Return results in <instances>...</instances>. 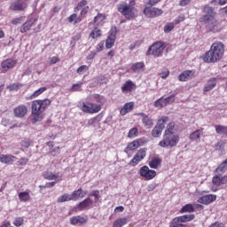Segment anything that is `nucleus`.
Listing matches in <instances>:
<instances>
[{"label":"nucleus","mask_w":227,"mask_h":227,"mask_svg":"<svg viewBox=\"0 0 227 227\" xmlns=\"http://www.w3.org/2000/svg\"><path fill=\"white\" fill-rule=\"evenodd\" d=\"M33 24H35V20L31 19L25 22L20 28V33H27L33 27Z\"/></svg>","instance_id":"nucleus-25"},{"label":"nucleus","mask_w":227,"mask_h":227,"mask_svg":"<svg viewBox=\"0 0 227 227\" xmlns=\"http://www.w3.org/2000/svg\"><path fill=\"white\" fill-rule=\"evenodd\" d=\"M178 143H180V135L176 133L175 122H170L165 130L163 139L159 143V146L161 148H175Z\"/></svg>","instance_id":"nucleus-1"},{"label":"nucleus","mask_w":227,"mask_h":227,"mask_svg":"<svg viewBox=\"0 0 227 227\" xmlns=\"http://www.w3.org/2000/svg\"><path fill=\"white\" fill-rule=\"evenodd\" d=\"M169 121V117L162 116L157 122L156 126L152 130L153 137H159L162 134V130H164L165 123H168Z\"/></svg>","instance_id":"nucleus-7"},{"label":"nucleus","mask_w":227,"mask_h":227,"mask_svg":"<svg viewBox=\"0 0 227 227\" xmlns=\"http://www.w3.org/2000/svg\"><path fill=\"white\" fill-rule=\"evenodd\" d=\"M203 136V129H197L191 133L190 139L191 141H195L196 143H200V138Z\"/></svg>","instance_id":"nucleus-29"},{"label":"nucleus","mask_w":227,"mask_h":227,"mask_svg":"<svg viewBox=\"0 0 227 227\" xmlns=\"http://www.w3.org/2000/svg\"><path fill=\"white\" fill-rule=\"evenodd\" d=\"M13 114L16 118H24L27 114V106L20 105L13 109Z\"/></svg>","instance_id":"nucleus-15"},{"label":"nucleus","mask_w":227,"mask_h":227,"mask_svg":"<svg viewBox=\"0 0 227 227\" xmlns=\"http://www.w3.org/2000/svg\"><path fill=\"white\" fill-rule=\"evenodd\" d=\"M175 29V23H168L164 26V33H171Z\"/></svg>","instance_id":"nucleus-46"},{"label":"nucleus","mask_w":227,"mask_h":227,"mask_svg":"<svg viewBox=\"0 0 227 227\" xmlns=\"http://www.w3.org/2000/svg\"><path fill=\"white\" fill-rule=\"evenodd\" d=\"M139 175L145 180H153V178L157 176V172L155 170L150 169L148 166H143L139 170Z\"/></svg>","instance_id":"nucleus-10"},{"label":"nucleus","mask_w":227,"mask_h":227,"mask_svg":"<svg viewBox=\"0 0 227 227\" xmlns=\"http://www.w3.org/2000/svg\"><path fill=\"white\" fill-rule=\"evenodd\" d=\"M131 70L135 72V74H141V72H145V62H137L131 66Z\"/></svg>","instance_id":"nucleus-26"},{"label":"nucleus","mask_w":227,"mask_h":227,"mask_svg":"<svg viewBox=\"0 0 227 227\" xmlns=\"http://www.w3.org/2000/svg\"><path fill=\"white\" fill-rule=\"evenodd\" d=\"M90 70V67L83 65L77 68L76 72L79 75H82V74H86Z\"/></svg>","instance_id":"nucleus-45"},{"label":"nucleus","mask_w":227,"mask_h":227,"mask_svg":"<svg viewBox=\"0 0 227 227\" xmlns=\"http://www.w3.org/2000/svg\"><path fill=\"white\" fill-rule=\"evenodd\" d=\"M176 219H177V221L180 222L182 224V223H189V221L194 220V215H184L176 217Z\"/></svg>","instance_id":"nucleus-33"},{"label":"nucleus","mask_w":227,"mask_h":227,"mask_svg":"<svg viewBox=\"0 0 227 227\" xmlns=\"http://www.w3.org/2000/svg\"><path fill=\"white\" fill-rule=\"evenodd\" d=\"M93 205V200L90 198L85 199L83 201L78 204V208L80 210H84L85 208H90Z\"/></svg>","instance_id":"nucleus-28"},{"label":"nucleus","mask_w":227,"mask_h":227,"mask_svg":"<svg viewBox=\"0 0 227 227\" xmlns=\"http://www.w3.org/2000/svg\"><path fill=\"white\" fill-rule=\"evenodd\" d=\"M227 169V159L223 161L216 168V173H224Z\"/></svg>","instance_id":"nucleus-42"},{"label":"nucleus","mask_w":227,"mask_h":227,"mask_svg":"<svg viewBox=\"0 0 227 227\" xmlns=\"http://www.w3.org/2000/svg\"><path fill=\"white\" fill-rule=\"evenodd\" d=\"M139 146V142L137 140H135L133 142H130L127 147L124 149L125 153H129V152H132L133 150H137V147Z\"/></svg>","instance_id":"nucleus-32"},{"label":"nucleus","mask_w":227,"mask_h":227,"mask_svg":"<svg viewBox=\"0 0 227 227\" xmlns=\"http://www.w3.org/2000/svg\"><path fill=\"white\" fill-rule=\"evenodd\" d=\"M146 157V148H142L137 151L133 159L129 161V166L136 167L141 160Z\"/></svg>","instance_id":"nucleus-11"},{"label":"nucleus","mask_w":227,"mask_h":227,"mask_svg":"<svg viewBox=\"0 0 227 227\" xmlns=\"http://www.w3.org/2000/svg\"><path fill=\"white\" fill-rule=\"evenodd\" d=\"M82 82H78L77 83H74L71 87V91H82Z\"/></svg>","instance_id":"nucleus-44"},{"label":"nucleus","mask_w":227,"mask_h":227,"mask_svg":"<svg viewBox=\"0 0 227 227\" xmlns=\"http://www.w3.org/2000/svg\"><path fill=\"white\" fill-rule=\"evenodd\" d=\"M20 86V83H12L7 87V90H9L10 91H15V90H19Z\"/></svg>","instance_id":"nucleus-52"},{"label":"nucleus","mask_w":227,"mask_h":227,"mask_svg":"<svg viewBox=\"0 0 227 227\" xmlns=\"http://www.w3.org/2000/svg\"><path fill=\"white\" fill-rule=\"evenodd\" d=\"M27 8V4L22 0H16L10 5V10L12 12H24Z\"/></svg>","instance_id":"nucleus-13"},{"label":"nucleus","mask_w":227,"mask_h":227,"mask_svg":"<svg viewBox=\"0 0 227 227\" xmlns=\"http://www.w3.org/2000/svg\"><path fill=\"white\" fill-rule=\"evenodd\" d=\"M22 20H24V17L16 18L12 20V24H13L14 26H17L18 24H20Z\"/></svg>","instance_id":"nucleus-57"},{"label":"nucleus","mask_w":227,"mask_h":227,"mask_svg":"<svg viewBox=\"0 0 227 227\" xmlns=\"http://www.w3.org/2000/svg\"><path fill=\"white\" fill-rule=\"evenodd\" d=\"M44 91H47V87H41L37 90L34 91V93L30 96V98H36V97H40V95H42V93Z\"/></svg>","instance_id":"nucleus-41"},{"label":"nucleus","mask_w":227,"mask_h":227,"mask_svg":"<svg viewBox=\"0 0 227 227\" xmlns=\"http://www.w3.org/2000/svg\"><path fill=\"white\" fill-rule=\"evenodd\" d=\"M160 164H162V160L158 157H153L149 162V167L152 169H158V168H160Z\"/></svg>","instance_id":"nucleus-27"},{"label":"nucleus","mask_w":227,"mask_h":227,"mask_svg":"<svg viewBox=\"0 0 227 227\" xmlns=\"http://www.w3.org/2000/svg\"><path fill=\"white\" fill-rule=\"evenodd\" d=\"M70 223L73 226H81L86 223L84 216L76 215L70 218Z\"/></svg>","instance_id":"nucleus-21"},{"label":"nucleus","mask_w":227,"mask_h":227,"mask_svg":"<svg viewBox=\"0 0 227 227\" xmlns=\"http://www.w3.org/2000/svg\"><path fill=\"white\" fill-rule=\"evenodd\" d=\"M215 129L216 134H219V136H227V126L215 125Z\"/></svg>","instance_id":"nucleus-34"},{"label":"nucleus","mask_w":227,"mask_h":227,"mask_svg":"<svg viewBox=\"0 0 227 227\" xmlns=\"http://www.w3.org/2000/svg\"><path fill=\"white\" fill-rule=\"evenodd\" d=\"M81 109L83 113H89V114H95L102 109L100 105L86 102L82 103V106H81Z\"/></svg>","instance_id":"nucleus-9"},{"label":"nucleus","mask_w":227,"mask_h":227,"mask_svg":"<svg viewBox=\"0 0 227 227\" xmlns=\"http://www.w3.org/2000/svg\"><path fill=\"white\" fill-rule=\"evenodd\" d=\"M162 13H164V12H162V10L159 9V8H153V18L154 17H160V15H162Z\"/></svg>","instance_id":"nucleus-51"},{"label":"nucleus","mask_w":227,"mask_h":227,"mask_svg":"<svg viewBox=\"0 0 227 227\" xmlns=\"http://www.w3.org/2000/svg\"><path fill=\"white\" fill-rule=\"evenodd\" d=\"M209 227H224V225L223 223H215L211 224Z\"/></svg>","instance_id":"nucleus-64"},{"label":"nucleus","mask_w":227,"mask_h":227,"mask_svg":"<svg viewBox=\"0 0 227 227\" xmlns=\"http://www.w3.org/2000/svg\"><path fill=\"white\" fill-rule=\"evenodd\" d=\"M132 109H134V103L133 102L126 103L124 106L121 109V116H125V114H127V113H130Z\"/></svg>","instance_id":"nucleus-31"},{"label":"nucleus","mask_w":227,"mask_h":227,"mask_svg":"<svg viewBox=\"0 0 227 227\" xmlns=\"http://www.w3.org/2000/svg\"><path fill=\"white\" fill-rule=\"evenodd\" d=\"M17 65V61L12 59H7L1 63V73L6 74L8 70H12V68H15Z\"/></svg>","instance_id":"nucleus-12"},{"label":"nucleus","mask_w":227,"mask_h":227,"mask_svg":"<svg viewBox=\"0 0 227 227\" xmlns=\"http://www.w3.org/2000/svg\"><path fill=\"white\" fill-rule=\"evenodd\" d=\"M105 20H106V15H104L102 13H98L94 18V24H95V26H102V24H104Z\"/></svg>","instance_id":"nucleus-35"},{"label":"nucleus","mask_w":227,"mask_h":227,"mask_svg":"<svg viewBox=\"0 0 227 227\" xmlns=\"http://www.w3.org/2000/svg\"><path fill=\"white\" fill-rule=\"evenodd\" d=\"M17 158L13 155L0 154V162L2 164H13Z\"/></svg>","instance_id":"nucleus-22"},{"label":"nucleus","mask_w":227,"mask_h":227,"mask_svg":"<svg viewBox=\"0 0 227 227\" xmlns=\"http://www.w3.org/2000/svg\"><path fill=\"white\" fill-rule=\"evenodd\" d=\"M216 84H217V80L215 78H210L204 86V90H203L204 93L212 91V90L215 88Z\"/></svg>","instance_id":"nucleus-23"},{"label":"nucleus","mask_w":227,"mask_h":227,"mask_svg":"<svg viewBox=\"0 0 227 227\" xmlns=\"http://www.w3.org/2000/svg\"><path fill=\"white\" fill-rule=\"evenodd\" d=\"M192 0H180L179 6H187Z\"/></svg>","instance_id":"nucleus-58"},{"label":"nucleus","mask_w":227,"mask_h":227,"mask_svg":"<svg viewBox=\"0 0 227 227\" xmlns=\"http://www.w3.org/2000/svg\"><path fill=\"white\" fill-rule=\"evenodd\" d=\"M169 227H185V224H183L178 221V219L174 218L169 225Z\"/></svg>","instance_id":"nucleus-48"},{"label":"nucleus","mask_w":227,"mask_h":227,"mask_svg":"<svg viewBox=\"0 0 227 227\" xmlns=\"http://www.w3.org/2000/svg\"><path fill=\"white\" fill-rule=\"evenodd\" d=\"M134 88H136V83L133 82L130 80H128L125 83H123V85L121 86V91L122 93H130V91H132V90H134Z\"/></svg>","instance_id":"nucleus-20"},{"label":"nucleus","mask_w":227,"mask_h":227,"mask_svg":"<svg viewBox=\"0 0 227 227\" xmlns=\"http://www.w3.org/2000/svg\"><path fill=\"white\" fill-rule=\"evenodd\" d=\"M90 36V38H93V40H97V38H100V36H102V31L98 28H94Z\"/></svg>","instance_id":"nucleus-40"},{"label":"nucleus","mask_w":227,"mask_h":227,"mask_svg":"<svg viewBox=\"0 0 227 227\" xmlns=\"http://www.w3.org/2000/svg\"><path fill=\"white\" fill-rule=\"evenodd\" d=\"M86 4H88V1H86V0L80 1L77 4L76 8L74 9V12L82 10V8H86Z\"/></svg>","instance_id":"nucleus-47"},{"label":"nucleus","mask_w":227,"mask_h":227,"mask_svg":"<svg viewBox=\"0 0 227 227\" xmlns=\"http://www.w3.org/2000/svg\"><path fill=\"white\" fill-rule=\"evenodd\" d=\"M192 77H194V71L186 70L179 74L178 79L182 82H185L187 81H190V79H192Z\"/></svg>","instance_id":"nucleus-19"},{"label":"nucleus","mask_w":227,"mask_h":227,"mask_svg":"<svg viewBox=\"0 0 227 227\" xmlns=\"http://www.w3.org/2000/svg\"><path fill=\"white\" fill-rule=\"evenodd\" d=\"M134 6L129 5L126 2H121L117 5V11L119 13L123 15L125 19H128V20H131V19H134L136 17V12H134Z\"/></svg>","instance_id":"nucleus-5"},{"label":"nucleus","mask_w":227,"mask_h":227,"mask_svg":"<svg viewBox=\"0 0 227 227\" xmlns=\"http://www.w3.org/2000/svg\"><path fill=\"white\" fill-rule=\"evenodd\" d=\"M100 192H98V190L93 191L90 194V196H93L95 198V203H97L98 201V200H100Z\"/></svg>","instance_id":"nucleus-54"},{"label":"nucleus","mask_w":227,"mask_h":227,"mask_svg":"<svg viewBox=\"0 0 227 227\" xmlns=\"http://www.w3.org/2000/svg\"><path fill=\"white\" fill-rule=\"evenodd\" d=\"M217 200V196L214 194H208V195H204L200 197L198 201L199 203H202L203 205H210L212 201H215Z\"/></svg>","instance_id":"nucleus-17"},{"label":"nucleus","mask_w":227,"mask_h":227,"mask_svg":"<svg viewBox=\"0 0 227 227\" xmlns=\"http://www.w3.org/2000/svg\"><path fill=\"white\" fill-rule=\"evenodd\" d=\"M175 97H176V95L172 94V95L168 96V98H165V102H166L167 106L168 104H173L175 102Z\"/></svg>","instance_id":"nucleus-53"},{"label":"nucleus","mask_w":227,"mask_h":227,"mask_svg":"<svg viewBox=\"0 0 227 227\" xmlns=\"http://www.w3.org/2000/svg\"><path fill=\"white\" fill-rule=\"evenodd\" d=\"M19 200L22 203H27V201L31 200V195L28 192H20L19 194Z\"/></svg>","instance_id":"nucleus-30"},{"label":"nucleus","mask_w":227,"mask_h":227,"mask_svg":"<svg viewBox=\"0 0 227 227\" xmlns=\"http://www.w3.org/2000/svg\"><path fill=\"white\" fill-rule=\"evenodd\" d=\"M129 223V219L127 217L119 218L114 222V227H122L125 226Z\"/></svg>","instance_id":"nucleus-36"},{"label":"nucleus","mask_w":227,"mask_h":227,"mask_svg":"<svg viewBox=\"0 0 227 227\" xmlns=\"http://www.w3.org/2000/svg\"><path fill=\"white\" fill-rule=\"evenodd\" d=\"M169 75V71H164L161 74H160V76L161 77V79H168Z\"/></svg>","instance_id":"nucleus-61"},{"label":"nucleus","mask_w":227,"mask_h":227,"mask_svg":"<svg viewBox=\"0 0 227 227\" xmlns=\"http://www.w3.org/2000/svg\"><path fill=\"white\" fill-rule=\"evenodd\" d=\"M43 176L44 180H56L57 182H59L61 180L59 173H54L51 171L43 172Z\"/></svg>","instance_id":"nucleus-18"},{"label":"nucleus","mask_w":227,"mask_h":227,"mask_svg":"<svg viewBox=\"0 0 227 227\" xmlns=\"http://www.w3.org/2000/svg\"><path fill=\"white\" fill-rule=\"evenodd\" d=\"M164 52V43L156 42L151 45L146 52V56H154V58H160Z\"/></svg>","instance_id":"nucleus-6"},{"label":"nucleus","mask_w":227,"mask_h":227,"mask_svg":"<svg viewBox=\"0 0 227 227\" xmlns=\"http://www.w3.org/2000/svg\"><path fill=\"white\" fill-rule=\"evenodd\" d=\"M88 194V192L82 191V189H78L76 191H74L73 193L71 194V198L73 201H77L79 198H84Z\"/></svg>","instance_id":"nucleus-24"},{"label":"nucleus","mask_w":227,"mask_h":227,"mask_svg":"<svg viewBox=\"0 0 227 227\" xmlns=\"http://www.w3.org/2000/svg\"><path fill=\"white\" fill-rule=\"evenodd\" d=\"M227 183V176H220L215 175L213 176L212 184L213 186L211 187V190L215 192L221 189V185H224V184Z\"/></svg>","instance_id":"nucleus-8"},{"label":"nucleus","mask_w":227,"mask_h":227,"mask_svg":"<svg viewBox=\"0 0 227 227\" xmlns=\"http://www.w3.org/2000/svg\"><path fill=\"white\" fill-rule=\"evenodd\" d=\"M111 31L106 42V49H112L113 45H114V42H116V27H113Z\"/></svg>","instance_id":"nucleus-16"},{"label":"nucleus","mask_w":227,"mask_h":227,"mask_svg":"<svg viewBox=\"0 0 227 227\" xmlns=\"http://www.w3.org/2000/svg\"><path fill=\"white\" fill-rule=\"evenodd\" d=\"M224 55V44L221 42L214 43L211 48L207 51L202 59L205 63H216Z\"/></svg>","instance_id":"nucleus-3"},{"label":"nucleus","mask_w":227,"mask_h":227,"mask_svg":"<svg viewBox=\"0 0 227 227\" xmlns=\"http://www.w3.org/2000/svg\"><path fill=\"white\" fill-rule=\"evenodd\" d=\"M144 14L145 17H148L149 19H153V8L145 7L144 9Z\"/></svg>","instance_id":"nucleus-43"},{"label":"nucleus","mask_w":227,"mask_h":227,"mask_svg":"<svg viewBox=\"0 0 227 227\" xmlns=\"http://www.w3.org/2000/svg\"><path fill=\"white\" fill-rule=\"evenodd\" d=\"M51 106V99H37L32 102V116L34 121H42L43 120V113Z\"/></svg>","instance_id":"nucleus-4"},{"label":"nucleus","mask_w":227,"mask_h":227,"mask_svg":"<svg viewBox=\"0 0 227 227\" xmlns=\"http://www.w3.org/2000/svg\"><path fill=\"white\" fill-rule=\"evenodd\" d=\"M128 137H130L131 139L137 137V128L131 129L128 133Z\"/></svg>","instance_id":"nucleus-49"},{"label":"nucleus","mask_w":227,"mask_h":227,"mask_svg":"<svg viewBox=\"0 0 227 227\" xmlns=\"http://www.w3.org/2000/svg\"><path fill=\"white\" fill-rule=\"evenodd\" d=\"M57 182L59 181L46 183L44 187L51 189V187H54L56 185Z\"/></svg>","instance_id":"nucleus-60"},{"label":"nucleus","mask_w":227,"mask_h":227,"mask_svg":"<svg viewBox=\"0 0 227 227\" xmlns=\"http://www.w3.org/2000/svg\"><path fill=\"white\" fill-rule=\"evenodd\" d=\"M65 201H73L72 194L65 193L57 200V203H65Z\"/></svg>","instance_id":"nucleus-37"},{"label":"nucleus","mask_w":227,"mask_h":227,"mask_svg":"<svg viewBox=\"0 0 227 227\" xmlns=\"http://www.w3.org/2000/svg\"><path fill=\"white\" fill-rule=\"evenodd\" d=\"M204 15L200 18V22L206 24L207 29L211 31V33H219L221 31V23L215 20V12H214V8L205 5L203 7Z\"/></svg>","instance_id":"nucleus-2"},{"label":"nucleus","mask_w":227,"mask_h":227,"mask_svg":"<svg viewBox=\"0 0 227 227\" xmlns=\"http://www.w3.org/2000/svg\"><path fill=\"white\" fill-rule=\"evenodd\" d=\"M58 61H59V59H58V57H51L50 59L51 65H56V63H58Z\"/></svg>","instance_id":"nucleus-62"},{"label":"nucleus","mask_w":227,"mask_h":227,"mask_svg":"<svg viewBox=\"0 0 227 227\" xmlns=\"http://www.w3.org/2000/svg\"><path fill=\"white\" fill-rule=\"evenodd\" d=\"M77 19V14L74 13L71 16L68 17V22H75V20Z\"/></svg>","instance_id":"nucleus-59"},{"label":"nucleus","mask_w":227,"mask_h":227,"mask_svg":"<svg viewBox=\"0 0 227 227\" xmlns=\"http://www.w3.org/2000/svg\"><path fill=\"white\" fill-rule=\"evenodd\" d=\"M192 213L194 212V206L192 204H186L184 205L181 210L180 213L181 214H185V213Z\"/></svg>","instance_id":"nucleus-39"},{"label":"nucleus","mask_w":227,"mask_h":227,"mask_svg":"<svg viewBox=\"0 0 227 227\" xmlns=\"http://www.w3.org/2000/svg\"><path fill=\"white\" fill-rule=\"evenodd\" d=\"M166 106L168 105L164 97L160 98L154 102V107H158L160 109L162 107H166Z\"/></svg>","instance_id":"nucleus-38"},{"label":"nucleus","mask_w":227,"mask_h":227,"mask_svg":"<svg viewBox=\"0 0 227 227\" xmlns=\"http://www.w3.org/2000/svg\"><path fill=\"white\" fill-rule=\"evenodd\" d=\"M13 224L16 227L22 226L24 224V218H22V217L15 218L14 221H13Z\"/></svg>","instance_id":"nucleus-50"},{"label":"nucleus","mask_w":227,"mask_h":227,"mask_svg":"<svg viewBox=\"0 0 227 227\" xmlns=\"http://www.w3.org/2000/svg\"><path fill=\"white\" fill-rule=\"evenodd\" d=\"M185 20V15L180 14L175 20V24H180V22H184Z\"/></svg>","instance_id":"nucleus-55"},{"label":"nucleus","mask_w":227,"mask_h":227,"mask_svg":"<svg viewBox=\"0 0 227 227\" xmlns=\"http://www.w3.org/2000/svg\"><path fill=\"white\" fill-rule=\"evenodd\" d=\"M97 51L98 52H102V51H104V43L101 42L97 45Z\"/></svg>","instance_id":"nucleus-63"},{"label":"nucleus","mask_w":227,"mask_h":227,"mask_svg":"<svg viewBox=\"0 0 227 227\" xmlns=\"http://www.w3.org/2000/svg\"><path fill=\"white\" fill-rule=\"evenodd\" d=\"M29 162V160L27 158H21L19 161L18 164L20 166H26Z\"/></svg>","instance_id":"nucleus-56"},{"label":"nucleus","mask_w":227,"mask_h":227,"mask_svg":"<svg viewBox=\"0 0 227 227\" xmlns=\"http://www.w3.org/2000/svg\"><path fill=\"white\" fill-rule=\"evenodd\" d=\"M137 116H141L142 123L145 129H152V127H153V119H152V117L148 116L145 113H139L137 114Z\"/></svg>","instance_id":"nucleus-14"}]
</instances>
